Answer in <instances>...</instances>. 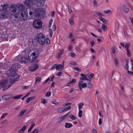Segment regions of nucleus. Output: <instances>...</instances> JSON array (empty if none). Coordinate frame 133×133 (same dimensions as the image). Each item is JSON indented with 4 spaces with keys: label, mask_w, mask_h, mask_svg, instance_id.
Masks as SVG:
<instances>
[{
    "label": "nucleus",
    "mask_w": 133,
    "mask_h": 133,
    "mask_svg": "<svg viewBox=\"0 0 133 133\" xmlns=\"http://www.w3.org/2000/svg\"><path fill=\"white\" fill-rule=\"evenodd\" d=\"M115 46H113L112 49V52L113 54H114L115 53Z\"/></svg>",
    "instance_id": "62"
},
{
    "label": "nucleus",
    "mask_w": 133,
    "mask_h": 133,
    "mask_svg": "<svg viewBox=\"0 0 133 133\" xmlns=\"http://www.w3.org/2000/svg\"><path fill=\"white\" fill-rule=\"evenodd\" d=\"M69 22L70 24L71 25H73L74 23V20L72 18H70L69 19Z\"/></svg>",
    "instance_id": "26"
},
{
    "label": "nucleus",
    "mask_w": 133,
    "mask_h": 133,
    "mask_svg": "<svg viewBox=\"0 0 133 133\" xmlns=\"http://www.w3.org/2000/svg\"><path fill=\"white\" fill-rule=\"evenodd\" d=\"M74 69L75 70L79 71H81L80 69L77 67H74Z\"/></svg>",
    "instance_id": "53"
},
{
    "label": "nucleus",
    "mask_w": 133,
    "mask_h": 133,
    "mask_svg": "<svg viewBox=\"0 0 133 133\" xmlns=\"http://www.w3.org/2000/svg\"><path fill=\"white\" fill-rule=\"evenodd\" d=\"M20 61L22 63H26L28 62V59L27 57H24L21 58Z\"/></svg>",
    "instance_id": "16"
},
{
    "label": "nucleus",
    "mask_w": 133,
    "mask_h": 133,
    "mask_svg": "<svg viewBox=\"0 0 133 133\" xmlns=\"http://www.w3.org/2000/svg\"><path fill=\"white\" fill-rule=\"evenodd\" d=\"M12 74L9 77L11 76L12 77L10 79V82L12 83V84L15 82L16 81L18 80L19 78V75L16 74V73L15 74L14 73H12Z\"/></svg>",
    "instance_id": "9"
},
{
    "label": "nucleus",
    "mask_w": 133,
    "mask_h": 133,
    "mask_svg": "<svg viewBox=\"0 0 133 133\" xmlns=\"http://www.w3.org/2000/svg\"><path fill=\"white\" fill-rule=\"evenodd\" d=\"M38 67V65L37 64H35L33 66H30L29 70L30 71H33L37 69Z\"/></svg>",
    "instance_id": "13"
},
{
    "label": "nucleus",
    "mask_w": 133,
    "mask_h": 133,
    "mask_svg": "<svg viewBox=\"0 0 133 133\" xmlns=\"http://www.w3.org/2000/svg\"><path fill=\"white\" fill-rule=\"evenodd\" d=\"M53 22V20L52 19H50L49 22V28H50L51 26V25L52 24V23Z\"/></svg>",
    "instance_id": "42"
},
{
    "label": "nucleus",
    "mask_w": 133,
    "mask_h": 133,
    "mask_svg": "<svg viewBox=\"0 0 133 133\" xmlns=\"http://www.w3.org/2000/svg\"><path fill=\"white\" fill-rule=\"evenodd\" d=\"M26 126L24 125L23 126L22 128L20 129L18 131L21 133H24L25 130L26 129Z\"/></svg>",
    "instance_id": "24"
},
{
    "label": "nucleus",
    "mask_w": 133,
    "mask_h": 133,
    "mask_svg": "<svg viewBox=\"0 0 133 133\" xmlns=\"http://www.w3.org/2000/svg\"><path fill=\"white\" fill-rule=\"evenodd\" d=\"M8 81L6 79L2 80L0 81V87H1L3 88L2 89V91H4L8 89L12 85L11 82L9 83L8 84Z\"/></svg>",
    "instance_id": "4"
},
{
    "label": "nucleus",
    "mask_w": 133,
    "mask_h": 133,
    "mask_svg": "<svg viewBox=\"0 0 133 133\" xmlns=\"http://www.w3.org/2000/svg\"><path fill=\"white\" fill-rule=\"evenodd\" d=\"M96 14L98 15H99L100 16H104V15L102 14V13L99 12H96Z\"/></svg>",
    "instance_id": "58"
},
{
    "label": "nucleus",
    "mask_w": 133,
    "mask_h": 133,
    "mask_svg": "<svg viewBox=\"0 0 133 133\" xmlns=\"http://www.w3.org/2000/svg\"><path fill=\"white\" fill-rule=\"evenodd\" d=\"M45 13V10L43 8H41L35 9L32 7L29 9L28 18L30 19H34L37 16H39L41 15L44 14Z\"/></svg>",
    "instance_id": "2"
},
{
    "label": "nucleus",
    "mask_w": 133,
    "mask_h": 133,
    "mask_svg": "<svg viewBox=\"0 0 133 133\" xmlns=\"http://www.w3.org/2000/svg\"><path fill=\"white\" fill-rule=\"evenodd\" d=\"M71 64L74 65H77V63L75 61H72L70 62Z\"/></svg>",
    "instance_id": "50"
},
{
    "label": "nucleus",
    "mask_w": 133,
    "mask_h": 133,
    "mask_svg": "<svg viewBox=\"0 0 133 133\" xmlns=\"http://www.w3.org/2000/svg\"><path fill=\"white\" fill-rule=\"evenodd\" d=\"M80 75L82 77L80 78V79L81 80H89V79L88 78L86 74H81Z\"/></svg>",
    "instance_id": "14"
},
{
    "label": "nucleus",
    "mask_w": 133,
    "mask_h": 133,
    "mask_svg": "<svg viewBox=\"0 0 133 133\" xmlns=\"http://www.w3.org/2000/svg\"><path fill=\"white\" fill-rule=\"evenodd\" d=\"M102 123V119L100 118L99 119L98 123L99 124H101Z\"/></svg>",
    "instance_id": "57"
},
{
    "label": "nucleus",
    "mask_w": 133,
    "mask_h": 133,
    "mask_svg": "<svg viewBox=\"0 0 133 133\" xmlns=\"http://www.w3.org/2000/svg\"><path fill=\"white\" fill-rule=\"evenodd\" d=\"M11 97V95H6L3 96L2 98L3 100H6L9 99Z\"/></svg>",
    "instance_id": "18"
},
{
    "label": "nucleus",
    "mask_w": 133,
    "mask_h": 133,
    "mask_svg": "<svg viewBox=\"0 0 133 133\" xmlns=\"http://www.w3.org/2000/svg\"><path fill=\"white\" fill-rule=\"evenodd\" d=\"M67 7L68 8V11L69 12V14H70L72 12V10L71 9L70 6L69 5H68Z\"/></svg>",
    "instance_id": "40"
},
{
    "label": "nucleus",
    "mask_w": 133,
    "mask_h": 133,
    "mask_svg": "<svg viewBox=\"0 0 133 133\" xmlns=\"http://www.w3.org/2000/svg\"><path fill=\"white\" fill-rule=\"evenodd\" d=\"M87 76L90 79H92L94 77V74L91 73L90 74H88Z\"/></svg>",
    "instance_id": "28"
},
{
    "label": "nucleus",
    "mask_w": 133,
    "mask_h": 133,
    "mask_svg": "<svg viewBox=\"0 0 133 133\" xmlns=\"http://www.w3.org/2000/svg\"><path fill=\"white\" fill-rule=\"evenodd\" d=\"M63 74V73L61 72H58L56 75V76H60L61 75Z\"/></svg>",
    "instance_id": "60"
},
{
    "label": "nucleus",
    "mask_w": 133,
    "mask_h": 133,
    "mask_svg": "<svg viewBox=\"0 0 133 133\" xmlns=\"http://www.w3.org/2000/svg\"><path fill=\"white\" fill-rule=\"evenodd\" d=\"M72 124L70 123H66L65 127L66 128H69L72 127Z\"/></svg>",
    "instance_id": "25"
},
{
    "label": "nucleus",
    "mask_w": 133,
    "mask_h": 133,
    "mask_svg": "<svg viewBox=\"0 0 133 133\" xmlns=\"http://www.w3.org/2000/svg\"><path fill=\"white\" fill-rule=\"evenodd\" d=\"M45 1V0H36V4L38 6H43Z\"/></svg>",
    "instance_id": "12"
},
{
    "label": "nucleus",
    "mask_w": 133,
    "mask_h": 133,
    "mask_svg": "<svg viewBox=\"0 0 133 133\" xmlns=\"http://www.w3.org/2000/svg\"><path fill=\"white\" fill-rule=\"evenodd\" d=\"M94 6L95 7H96L97 5V2L96 0H94L93 2Z\"/></svg>",
    "instance_id": "51"
},
{
    "label": "nucleus",
    "mask_w": 133,
    "mask_h": 133,
    "mask_svg": "<svg viewBox=\"0 0 133 133\" xmlns=\"http://www.w3.org/2000/svg\"><path fill=\"white\" fill-rule=\"evenodd\" d=\"M37 40L40 44H43L45 42V36L42 33L38 34L37 35Z\"/></svg>",
    "instance_id": "7"
},
{
    "label": "nucleus",
    "mask_w": 133,
    "mask_h": 133,
    "mask_svg": "<svg viewBox=\"0 0 133 133\" xmlns=\"http://www.w3.org/2000/svg\"><path fill=\"white\" fill-rule=\"evenodd\" d=\"M57 111L58 113H61L64 111L63 108H59L57 109Z\"/></svg>",
    "instance_id": "29"
},
{
    "label": "nucleus",
    "mask_w": 133,
    "mask_h": 133,
    "mask_svg": "<svg viewBox=\"0 0 133 133\" xmlns=\"http://www.w3.org/2000/svg\"><path fill=\"white\" fill-rule=\"evenodd\" d=\"M9 16L8 12L3 8L0 9V19L7 18Z\"/></svg>",
    "instance_id": "6"
},
{
    "label": "nucleus",
    "mask_w": 133,
    "mask_h": 133,
    "mask_svg": "<svg viewBox=\"0 0 133 133\" xmlns=\"http://www.w3.org/2000/svg\"><path fill=\"white\" fill-rule=\"evenodd\" d=\"M130 61L132 62V70L133 71V58H132L130 59ZM127 71L128 73L131 76H132L133 75V72H131V71H129L128 70Z\"/></svg>",
    "instance_id": "17"
},
{
    "label": "nucleus",
    "mask_w": 133,
    "mask_h": 133,
    "mask_svg": "<svg viewBox=\"0 0 133 133\" xmlns=\"http://www.w3.org/2000/svg\"><path fill=\"white\" fill-rule=\"evenodd\" d=\"M51 95V93L50 92H47L46 93V96L49 97Z\"/></svg>",
    "instance_id": "56"
},
{
    "label": "nucleus",
    "mask_w": 133,
    "mask_h": 133,
    "mask_svg": "<svg viewBox=\"0 0 133 133\" xmlns=\"http://www.w3.org/2000/svg\"><path fill=\"white\" fill-rule=\"evenodd\" d=\"M129 60H126V64L125 66V68L127 70H128L129 69Z\"/></svg>",
    "instance_id": "27"
},
{
    "label": "nucleus",
    "mask_w": 133,
    "mask_h": 133,
    "mask_svg": "<svg viewBox=\"0 0 133 133\" xmlns=\"http://www.w3.org/2000/svg\"><path fill=\"white\" fill-rule=\"evenodd\" d=\"M102 28L104 31H106L108 29L107 27L105 26L104 24H103L102 26Z\"/></svg>",
    "instance_id": "34"
},
{
    "label": "nucleus",
    "mask_w": 133,
    "mask_h": 133,
    "mask_svg": "<svg viewBox=\"0 0 133 133\" xmlns=\"http://www.w3.org/2000/svg\"><path fill=\"white\" fill-rule=\"evenodd\" d=\"M76 79L75 78H73L70 82V83H75L76 82Z\"/></svg>",
    "instance_id": "52"
},
{
    "label": "nucleus",
    "mask_w": 133,
    "mask_h": 133,
    "mask_svg": "<svg viewBox=\"0 0 133 133\" xmlns=\"http://www.w3.org/2000/svg\"><path fill=\"white\" fill-rule=\"evenodd\" d=\"M24 4L26 6H28L30 8V6L33 4V1L32 0H25ZM31 7L30 8H31Z\"/></svg>",
    "instance_id": "11"
},
{
    "label": "nucleus",
    "mask_w": 133,
    "mask_h": 133,
    "mask_svg": "<svg viewBox=\"0 0 133 133\" xmlns=\"http://www.w3.org/2000/svg\"><path fill=\"white\" fill-rule=\"evenodd\" d=\"M84 105V104L83 103H79L78 104V108L79 110H80L82 107Z\"/></svg>",
    "instance_id": "30"
},
{
    "label": "nucleus",
    "mask_w": 133,
    "mask_h": 133,
    "mask_svg": "<svg viewBox=\"0 0 133 133\" xmlns=\"http://www.w3.org/2000/svg\"><path fill=\"white\" fill-rule=\"evenodd\" d=\"M127 51V53L128 56H130V52L129 49H126Z\"/></svg>",
    "instance_id": "54"
},
{
    "label": "nucleus",
    "mask_w": 133,
    "mask_h": 133,
    "mask_svg": "<svg viewBox=\"0 0 133 133\" xmlns=\"http://www.w3.org/2000/svg\"><path fill=\"white\" fill-rule=\"evenodd\" d=\"M90 43L91 44V45L92 46H93L95 44V42L93 41H90Z\"/></svg>",
    "instance_id": "63"
},
{
    "label": "nucleus",
    "mask_w": 133,
    "mask_h": 133,
    "mask_svg": "<svg viewBox=\"0 0 133 133\" xmlns=\"http://www.w3.org/2000/svg\"><path fill=\"white\" fill-rule=\"evenodd\" d=\"M26 111L27 110L26 109H24L22 110L20 112L19 114L18 115V117L19 118L21 117Z\"/></svg>",
    "instance_id": "20"
},
{
    "label": "nucleus",
    "mask_w": 133,
    "mask_h": 133,
    "mask_svg": "<svg viewBox=\"0 0 133 133\" xmlns=\"http://www.w3.org/2000/svg\"><path fill=\"white\" fill-rule=\"evenodd\" d=\"M123 11L125 13H127L129 12V9L125 5H123L122 6Z\"/></svg>",
    "instance_id": "19"
},
{
    "label": "nucleus",
    "mask_w": 133,
    "mask_h": 133,
    "mask_svg": "<svg viewBox=\"0 0 133 133\" xmlns=\"http://www.w3.org/2000/svg\"><path fill=\"white\" fill-rule=\"evenodd\" d=\"M99 18L101 21L104 23H107L108 22V21L107 20L105 19L104 18L102 17L101 16H99Z\"/></svg>",
    "instance_id": "23"
},
{
    "label": "nucleus",
    "mask_w": 133,
    "mask_h": 133,
    "mask_svg": "<svg viewBox=\"0 0 133 133\" xmlns=\"http://www.w3.org/2000/svg\"><path fill=\"white\" fill-rule=\"evenodd\" d=\"M41 80L42 79L41 78L38 77H37L35 79L36 82H40Z\"/></svg>",
    "instance_id": "38"
},
{
    "label": "nucleus",
    "mask_w": 133,
    "mask_h": 133,
    "mask_svg": "<svg viewBox=\"0 0 133 133\" xmlns=\"http://www.w3.org/2000/svg\"><path fill=\"white\" fill-rule=\"evenodd\" d=\"M82 111L81 110H79L78 112V116L79 117H81L82 116Z\"/></svg>",
    "instance_id": "44"
},
{
    "label": "nucleus",
    "mask_w": 133,
    "mask_h": 133,
    "mask_svg": "<svg viewBox=\"0 0 133 133\" xmlns=\"http://www.w3.org/2000/svg\"><path fill=\"white\" fill-rule=\"evenodd\" d=\"M70 55L71 56L73 57H74L75 56V54L73 52H71L70 53Z\"/></svg>",
    "instance_id": "46"
},
{
    "label": "nucleus",
    "mask_w": 133,
    "mask_h": 133,
    "mask_svg": "<svg viewBox=\"0 0 133 133\" xmlns=\"http://www.w3.org/2000/svg\"><path fill=\"white\" fill-rule=\"evenodd\" d=\"M114 61L116 65L117 66L118 65V62L117 58L116 57H115L114 58Z\"/></svg>",
    "instance_id": "36"
},
{
    "label": "nucleus",
    "mask_w": 133,
    "mask_h": 133,
    "mask_svg": "<svg viewBox=\"0 0 133 133\" xmlns=\"http://www.w3.org/2000/svg\"><path fill=\"white\" fill-rule=\"evenodd\" d=\"M66 117L64 115L58 118L57 120V122L58 123L60 122L64 119Z\"/></svg>",
    "instance_id": "21"
},
{
    "label": "nucleus",
    "mask_w": 133,
    "mask_h": 133,
    "mask_svg": "<svg viewBox=\"0 0 133 133\" xmlns=\"http://www.w3.org/2000/svg\"><path fill=\"white\" fill-rule=\"evenodd\" d=\"M71 108V107L70 106H69L68 107L65 108H64V111L69 109Z\"/></svg>",
    "instance_id": "48"
},
{
    "label": "nucleus",
    "mask_w": 133,
    "mask_h": 133,
    "mask_svg": "<svg viewBox=\"0 0 133 133\" xmlns=\"http://www.w3.org/2000/svg\"><path fill=\"white\" fill-rule=\"evenodd\" d=\"M45 42L46 44H48L50 43V41L49 39L48 38H47L46 40H45Z\"/></svg>",
    "instance_id": "47"
},
{
    "label": "nucleus",
    "mask_w": 133,
    "mask_h": 133,
    "mask_svg": "<svg viewBox=\"0 0 133 133\" xmlns=\"http://www.w3.org/2000/svg\"><path fill=\"white\" fill-rule=\"evenodd\" d=\"M103 12L106 14H110L112 13V11L110 10H108L104 11Z\"/></svg>",
    "instance_id": "39"
},
{
    "label": "nucleus",
    "mask_w": 133,
    "mask_h": 133,
    "mask_svg": "<svg viewBox=\"0 0 133 133\" xmlns=\"http://www.w3.org/2000/svg\"><path fill=\"white\" fill-rule=\"evenodd\" d=\"M20 65L18 64H15L12 65L7 71V75L8 76H9L12 74L11 72L15 74L17 71V69L20 68Z\"/></svg>",
    "instance_id": "3"
},
{
    "label": "nucleus",
    "mask_w": 133,
    "mask_h": 133,
    "mask_svg": "<svg viewBox=\"0 0 133 133\" xmlns=\"http://www.w3.org/2000/svg\"><path fill=\"white\" fill-rule=\"evenodd\" d=\"M92 132L93 133H97L96 130L95 129H93Z\"/></svg>",
    "instance_id": "64"
},
{
    "label": "nucleus",
    "mask_w": 133,
    "mask_h": 133,
    "mask_svg": "<svg viewBox=\"0 0 133 133\" xmlns=\"http://www.w3.org/2000/svg\"><path fill=\"white\" fill-rule=\"evenodd\" d=\"M39 55V52L37 50L34 51L31 55H29V59L30 62L35 61Z\"/></svg>",
    "instance_id": "5"
},
{
    "label": "nucleus",
    "mask_w": 133,
    "mask_h": 133,
    "mask_svg": "<svg viewBox=\"0 0 133 133\" xmlns=\"http://www.w3.org/2000/svg\"><path fill=\"white\" fill-rule=\"evenodd\" d=\"M130 42H127L125 43V47L126 49H129V48L130 47Z\"/></svg>",
    "instance_id": "33"
},
{
    "label": "nucleus",
    "mask_w": 133,
    "mask_h": 133,
    "mask_svg": "<svg viewBox=\"0 0 133 133\" xmlns=\"http://www.w3.org/2000/svg\"><path fill=\"white\" fill-rule=\"evenodd\" d=\"M83 81H80L78 83V86L79 87L81 90H82V88H86L87 86V84L86 83H82Z\"/></svg>",
    "instance_id": "10"
},
{
    "label": "nucleus",
    "mask_w": 133,
    "mask_h": 133,
    "mask_svg": "<svg viewBox=\"0 0 133 133\" xmlns=\"http://www.w3.org/2000/svg\"><path fill=\"white\" fill-rule=\"evenodd\" d=\"M7 123V120L5 119L1 123V124L3 125H4L6 124Z\"/></svg>",
    "instance_id": "45"
},
{
    "label": "nucleus",
    "mask_w": 133,
    "mask_h": 133,
    "mask_svg": "<svg viewBox=\"0 0 133 133\" xmlns=\"http://www.w3.org/2000/svg\"><path fill=\"white\" fill-rule=\"evenodd\" d=\"M64 67L63 64L61 65L60 64L57 65L56 64V69L57 70H58L59 71H61L62 70Z\"/></svg>",
    "instance_id": "15"
},
{
    "label": "nucleus",
    "mask_w": 133,
    "mask_h": 133,
    "mask_svg": "<svg viewBox=\"0 0 133 133\" xmlns=\"http://www.w3.org/2000/svg\"><path fill=\"white\" fill-rule=\"evenodd\" d=\"M63 52H64L63 49H62L61 51L60 52L58 53L57 57V58L61 56V55L63 53Z\"/></svg>",
    "instance_id": "35"
},
{
    "label": "nucleus",
    "mask_w": 133,
    "mask_h": 133,
    "mask_svg": "<svg viewBox=\"0 0 133 133\" xmlns=\"http://www.w3.org/2000/svg\"><path fill=\"white\" fill-rule=\"evenodd\" d=\"M42 23L39 20L37 19L35 20L33 23L34 27L36 29H39L41 28Z\"/></svg>",
    "instance_id": "8"
},
{
    "label": "nucleus",
    "mask_w": 133,
    "mask_h": 133,
    "mask_svg": "<svg viewBox=\"0 0 133 133\" xmlns=\"http://www.w3.org/2000/svg\"><path fill=\"white\" fill-rule=\"evenodd\" d=\"M8 115V114L7 113H4L2 115L1 117L0 118V120H1L4 118L6 115Z\"/></svg>",
    "instance_id": "37"
},
{
    "label": "nucleus",
    "mask_w": 133,
    "mask_h": 133,
    "mask_svg": "<svg viewBox=\"0 0 133 133\" xmlns=\"http://www.w3.org/2000/svg\"><path fill=\"white\" fill-rule=\"evenodd\" d=\"M72 47L71 45H70L68 47V49L70 51L72 50Z\"/></svg>",
    "instance_id": "59"
},
{
    "label": "nucleus",
    "mask_w": 133,
    "mask_h": 133,
    "mask_svg": "<svg viewBox=\"0 0 133 133\" xmlns=\"http://www.w3.org/2000/svg\"><path fill=\"white\" fill-rule=\"evenodd\" d=\"M46 101V100L44 99V98H42L41 100V102L43 103V104H45Z\"/></svg>",
    "instance_id": "55"
},
{
    "label": "nucleus",
    "mask_w": 133,
    "mask_h": 133,
    "mask_svg": "<svg viewBox=\"0 0 133 133\" xmlns=\"http://www.w3.org/2000/svg\"><path fill=\"white\" fill-rule=\"evenodd\" d=\"M50 37H51L53 35V32L51 29H50L49 30Z\"/></svg>",
    "instance_id": "43"
},
{
    "label": "nucleus",
    "mask_w": 133,
    "mask_h": 133,
    "mask_svg": "<svg viewBox=\"0 0 133 133\" xmlns=\"http://www.w3.org/2000/svg\"><path fill=\"white\" fill-rule=\"evenodd\" d=\"M24 9L25 7L23 5L12 4L11 5L9 10L11 15V21L13 23H16L19 21V18L21 21H25L29 16Z\"/></svg>",
    "instance_id": "1"
},
{
    "label": "nucleus",
    "mask_w": 133,
    "mask_h": 133,
    "mask_svg": "<svg viewBox=\"0 0 133 133\" xmlns=\"http://www.w3.org/2000/svg\"><path fill=\"white\" fill-rule=\"evenodd\" d=\"M70 117L71 119L73 120H75L76 119V117L75 116L72 115H70Z\"/></svg>",
    "instance_id": "41"
},
{
    "label": "nucleus",
    "mask_w": 133,
    "mask_h": 133,
    "mask_svg": "<svg viewBox=\"0 0 133 133\" xmlns=\"http://www.w3.org/2000/svg\"><path fill=\"white\" fill-rule=\"evenodd\" d=\"M35 97L34 96H31L28 98L26 100V102L27 103H29V102L32 100H34L35 99Z\"/></svg>",
    "instance_id": "22"
},
{
    "label": "nucleus",
    "mask_w": 133,
    "mask_h": 133,
    "mask_svg": "<svg viewBox=\"0 0 133 133\" xmlns=\"http://www.w3.org/2000/svg\"><path fill=\"white\" fill-rule=\"evenodd\" d=\"M39 130L38 129L36 128L34 129L30 133H38Z\"/></svg>",
    "instance_id": "32"
},
{
    "label": "nucleus",
    "mask_w": 133,
    "mask_h": 133,
    "mask_svg": "<svg viewBox=\"0 0 133 133\" xmlns=\"http://www.w3.org/2000/svg\"><path fill=\"white\" fill-rule=\"evenodd\" d=\"M56 28V26L55 25H53L52 28V30L53 31H54L55 30Z\"/></svg>",
    "instance_id": "61"
},
{
    "label": "nucleus",
    "mask_w": 133,
    "mask_h": 133,
    "mask_svg": "<svg viewBox=\"0 0 133 133\" xmlns=\"http://www.w3.org/2000/svg\"><path fill=\"white\" fill-rule=\"evenodd\" d=\"M88 85L89 88H91L93 87L92 84L91 83H90V82H89L88 83Z\"/></svg>",
    "instance_id": "49"
},
{
    "label": "nucleus",
    "mask_w": 133,
    "mask_h": 133,
    "mask_svg": "<svg viewBox=\"0 0 133 133\" xmlns=\"http://www.w3.org/2000/svg\"><path fill=\"white\" fill-rule=\"evenodd\" d=\"M23 96L22 95H18L14 96L13 98L14 99H18Z\"/></svg>",
    "instance_id": "31"
}]
</instances>
